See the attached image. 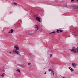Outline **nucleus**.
Wrapping results in <instances>:
<instances>
[{
    "label": "nucleus",
    "instance_id": "f257e3e1",
    "mask_svg": "<svg viewBox=\"0 0 78 78\" xmlns=\"http://www.w3.org/2000/svg\"><path fill=\"white\" fill-rule=\"evenodd\" d=\"M71 51L73 53H78V47L76 48L73 47L72 49L71 50Z\"/></svg>",
    "mask_w": 78,
    "mask_h": 78
},
{
    "label": "nucleus",
    "instance_id": "f03ea898",
    "mask_svg": "<svg viewBox=\"0 0 78 78\" xmlns=\"http://www.w3.org/2000/svg\"><path fill=\"white\" fill-rule=\"evenodd\" d=\"M49 72L51 74V76H54L55 74V72L51 69H48Z\"/></svg>",
    "mask_w": 78,
    "mask_h": 78
},
{
    "label": "nucleus",
    "instance_id": "7ed1b4c3",
    "mask_svg": "<svg viewBox=\"0 0 78 78\" xmlns=\"http://www.w3.org/2000/svg\"><path fill=\"white\" fill-rule=\"evenodd\" d=\"M14 48L16 49H15L13 50H19V48L18 47V45L15 46Z\"/></svg>",
    "mask_w": 78,
    "mask_h": 78
},
{
    "label": "nucleus",
    "instance_id": "20e7f679",
    "mask_svg": "<svg viewBox=\"0 0 78 78\" xmlns=\"http://www.w3.org/2000/svg\"><path fill=\"white\" fill-rule=\"evenodd\" d=\"M36 19L38 21V22H41V18L38 16H37L36 17Z\"/></svg>",
    "mask_w": 78,
    "mask_h": 78
},
{
    "label": "nucleus",
    "instance_id": "39448f33",
    "mask_svg": "<svg viewBox=\"0 0 78 78\" xmlns=\"http://www.w3.org/2000/svg\"><path fill=\"white\" fill-rule=\"evenodd\" d=\"M12 51L13 53H16L17 54H19V51L17 50H13Z\"/></svg>",
    "mask_w": 78,
    "mask_h": 78
},
{
    "label": "nucleus",
    "instance_id": "423d86ee",
    "mask_svg": "<svg viewBox=\"0 0 78 78\" xmlns=\"http://www.w3.org/2000/svg\"><path fill=\"white\" fill-rule=\"evenodd\" d=\"M58 31H60V33H62V30L61 29H57V32L58 33H59V32Z\"/></svg>",
    "mask_w": 78,
    "mask_h": 78
},
{
    "label": "nucleus",
    "instance_id": "0eeeda50",
    "mask_svg": "<svg viewBox=\"0 0 78 78\" xmlns=\"http://www.w3.org/2000/svg\"><path fill=\"white\" fill-rule=\"evenodd\" d=\"M72 66L73 67H74V68H76V66H77L76 64L75 63H72Z\"/></svg>",
    "mask_w": 78,
    "mask_h": 78
},
{
    "label": "nucleus",
    "instance_id": "6e6552de",
    "mask_svg": "<svg viewBox=\"0 0 78 78\" xmlns=\"http://www.w3.org/2000/svg\"><path fill=\"white\" fill-rule=\"evenodd\" d=\"M36 26V27H35V30H36V31H37L39 29V26L37 25H35Z\"/></svg>",
    "mask_w": 78,
    "mask_h": 78
},
{
    "label": "nucleus",
    "instance_id": "1a4fd4ad",
    "mask_svg": "<svg viewBox=\"0 0 78 78\" xmlns=\"http://www.w3.org/2000/svg\"><path fill=\"white\" fill-rule=\"evenodd\" d=\"M13 31H14V30H13V29H12L11 30H10V32H10L11 33H13Z\"/></svg>",
    "mask_w": 78,
    "mask_h": 78
},
{
    "label": "nucleus",
    "instance_id": "9d476101",
    "mask_svg": "<svg viewBox=\"0 0 78 78\" xmlns=\"http://www.w3.org/2000/svg\"><path fill=\"white\" fill-rule=\"evenodd\" d=\"M33 33H30L29 34H28V35L29 36H32V35H33Z\"/></svg>",
    "mask_w": 78,
    "mask_h": 78
},
{
    "label": "nucleus",
    "instance_id": "9b49d317",
    "mask_svg": "<svg viewBox=\"0 0 78 78\" xmlns=\"http://www.w3.org/2000/svg\"><path fill=\"white\" fill-rule=\"evenodd\" d=\"M55 32L53 31L52 32L49 33V34H55Z\"/></svg>",
    "mask_w": 78,
    "mask_h": 78
},
{
    "label": "nucleus",
    "instance_id": "f8f14e48",
    "mask_svg": "<svg viewBox=\"0 0 78 78\" xmlns=\"http://www.w3.org/2000/svg\"><path fill=\"white\" fill-rule=\"evenodd\" d=\"M17 72H19V73H20V69L17 70Z\"/></svg>",
    "mask_w": 78,
    "mask_h": 78
},
{
    "label": "nucleus",
    "instance_id": "ddd939ff",
    "mask_svg": "<svg viewBox=\"0 0 78 78\" xmlns=\"http://www.w3.org/2000/svg\"><path fill=\"white\" fill-rule=\"evenodd\" d=\"M70 70H71V72H73V71L74 70H73V68H71L70 69Z\"/></svg>",
    "mask_w": 78,
    "mask_h": 78
},
{
    "label": "nucleus",
    "instance_id": "4468645a",
    "mask_svg": "<svg viewBox=\"0 0 78 78\" xmlns=\"http://www.w3.org/2000/svg\"><path fill=\"white\" fill-rule=\"evenodd\" d=\"M5 75V73H3L1 75V76H4V75Z\"/></svg>",
    "mask_w": 78,
    "mask_h": 78
},
{
    "label": "nucleus",
    "instance_id": "2eb2a0df",
    "mask_svg": "<svg viewBox=\"0 0 78 78\" xmlns=\"http://www.w3.org/2000/svg\"><path fill=\"white\" fill-rule=\"evenodd\" d=\"M73 36H78L76 35V34H73Z\"/></svg>",
    "mask_w": 78,
    "mask_h": 78
},
{
    "label": "nucleus",
    "instance_id": "dca6fc26",
    "mask_svg": "<svg viewBox=\"0 0 78 78\" xmlns=\"http://www.w3.org/2000/svg\"><path fill=\"white\" fill-rule=\"evenodd\" d=\"M28 65H31V62L28 63Z\"/></svg>",
    "mask_w": 78,
    "mask_h": 78
},
{
    "label": "nucleus",
    "instance_id": "f3484780",
    "mask_svg": "<svg viewBox=\"0 0 78 78\" xmlns=\"http://www.w3.org/2000/svg\"><path fill=\"white\" fill-rule=\"evenodd\" d=\"M75 7H76V9L78 8V6H77V5H75Z\"/></svg>",
    "mask_w": 78,
    "mask_h": 78
},
{
    "label": "nucleus",
    "instance_id": "a211bd4d",
    "mask_svg": "<svg viewBox=\"0 0 78 78\" xmlns=\"http://www.w3.org/2000/svg\"><path fill=\"white\" fill-rule=\"evenodd\" d=\"M14 4H15V5H17V3H16L14 2Z\"/></svg>",
    "mask_w": 78,
    "mask_h": 78
},
{
    "label": "nucleus",
    "instance_id": "6ab92c4d",
    "mask_svg": "<svg viewBox=\"0 0 78 78\" xmlns=\"http://www.w3.org/2000/svg\"><path fill=\"white\" fill-rule=\"evenodd\" d=\"M52 54H50V57H52Z\"/></svg>",
    "mask_w": 78,
    "mask_h": 78
},
{
    "label": "nucleus",
    "instance_id": "aec40b11",
    "mask_svg": "<svg viewBox=\"0 0 78 78\" xmlns=\"http://www.w3.org/2000/svg\"><path fill=\"white\" fill-rule=\"evenodd\" d=\"M4 71H5V70H4V69H2V72H4Z\"/></svg>",
    "mask_w": 78,
    "mask_h": 78
},
{
    "label": "nucleus",
    "instance_id": "412c9836",
    "mask_svg": "<svg viewBox=\"0 0 78 78\" xmlns=\"http://www.w3.org/2000/svg\"><path fill=\"white\" fill-rule=\"evenodd\" d=\"M18 65L19 66H21V65L19 64H18Z\"/></svg>",
    "mask_w": 78,
    "mask_h": 78
},
{
    "label": "nucleus",
    "instance_id": "4be33fe9",
    "mask_svg": "<svg viewBox=\"0 0 78 78\" xmlns=\"http://www.w3.org/2000/svg\"><path fill=\"white\" fill-rule=\"evenodd\" d=\"M75 0H71V2H73Z\"/></svg>",
    "mask_w": 78,
    "mask_h": 78
},
{
    "label": "nucleus",
    "instance_id": "5701e85b",
    "mask_svg": "<svg viewBox=\"0 0 78 78\" xmlns=\"http://www.w3.org/2000/svg\"><path fill=\"white\" fill-rule=\"evenodd\" d=\"M72 68H71V67H69V69H70H70H72Z\"/></svg>",
    "mask_w": 78,
    "mask_h": 78
},
{
    "label": "nucleus",
    "instance_id": "b1692460",
    "mask_svg": "<svg viewBox=\"0 0 78 78\" xmlns=\"http://www.w3.org/2000/svg\"><path fill=\"white\" fill-rule=\"evenodd\" d=\"M46 73H47L46 72H45L44 74H46Z\"/></svg>",
    "mask_w": 78,
    "mask_h": 78
},
{
    "label": "nucleus",
    "instance_id": "393cba45",
    "mask_svg": "<svg viewBox=\"0 0 78 78\" xmlns=\"http://www.w3.org/2000/svg\"><path fill=\"white\" fill-rule=\"evenodd\" d=\"M9 53H11V52H9Z\"/></svg>",
    "mask_w": 78,
    "mask_h": 78
},
{
    "label": "nucleus",
    "instance_id": "a878e982",
    "mask_svg": "<svg viewBox=\"0 0 78 78\" xmlns=\"http://www.w3.org/2000/svg\"><path fill=\"white\" fill-rule=\"evenodd\" d=\"M9 33H10V30L9 31Z\"/></svg>",
    "mask_w": 78,
    "mask_h": 78
},
{
    "label": "nucleus",
    "instance_id": "bb28decb",
    "mask_svg": "<svg viewBox=\"0 0 78 78\" xmlns=\"http://www.w3.org/2000/svg\"><path fill=\"white\" fill-rule=\"evenodd\" d=\"M76 1H77V2H78V0H77Z\"/></svg>",
    "mask_w": 78,
    "mask_h": 78
},
{
    "label": "nucleus",
    "instance_id": "cd10ccee",
    "mask_svg": "<svg viewBox=\"0 0 78 78\" xmlns=\"http://www.w3.org/2000/svg\"><path fill=\"white\" fill-rule=\"evenodd\" d=\"M58 32H59V31H58Z\"/></svg>",
    "mask_w": 78,
    "mask_h": 78
},
{
    "label": "nucleus",
    "instance_id": "c85d7f7f",
    "mask_svg": "<svg viewBox=\"0 0 78 78\" xmlns=\"http://www.w3.org/2000/svg\"><path fill=\"white\" fill-rule=\"evenodd\" d=\"M0 76H1V75H0Z\"/></svg>",
    "mask_w": 78,
    "mask_h": 78
}]
</instances>
